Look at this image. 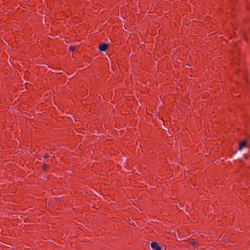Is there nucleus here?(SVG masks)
<instances>
[{"label": "nucleus", "mask_w": 250, "mask_h": 250, "mask_svg": "<svg viewBox=\"0 0 250 250\" xmlns=\"http://www.w3.org/2000/svg\"><path fill=\"white\" fill-rule=\"evenodd\" d=\"M108 44L107 43H104V42H101L100 43V44L99 45L98 47H108Z\"/></svg>", "instance_id": "3"}, {"label": "nucleus", "mask_w": 250, "mask_h": 250, "mask_svg": "<svg viewBox=\"0 0 250 250\" xmlns=\"http://www.w3.org/2000/svg\"><path fill=\"white\" fill-rule=\"evenodd\" d=\"M108 48H99V51L101 53L103 52H106Z\"/></svg>", "instance_id": "4"}, {"label": "nucleus", "mask_w": 250, "mask_h": 250, "mask_svg": "<svg viewBox=\"0 0 250 250\" xmlns=\"http://www.w3.org/2000/svg\"><path fill=\"white\" fill-rule=\"evenodd\" d=\"M191 244L194 245V246H195L196 244V241L195 240H192L191 241Z\"/></svg>", "instance_id": "5"}, {"label": "nucleus", "mask_w": 250, "mask_h": 250, "mask_svg": "<svg viewBox=\"0 0 250 250\" xmlns=\"http://www.w3.org/2000/svg\"><path fill=\"white\" fill-rule=\"evenodd\" d=\"M49 157L48 156H46V155H45V158H46V157Z\"/></svg>", "instance_id": "8"}, {"label": "nucleus", "mask_w": 250, "mask_h": 250, "mask_svg": "<svg viewBox=\"0 0 250 250\" xmlns=\"http://www.w3.org/2000/svg\"><path fill=\"white\" fill-rule=\"evenodd\" d=\"M245 158H246V159L248 158V156H246V155H245Z\"/></svg>", "instance_id": "7"}, {"label": "nucleus", "mask_w": 250, "mask_h": 250, "mask_svg": "<svg viewBox=\"0 0 250 250\" xmlns=\"http://www.w3.org/2000/svg\"><path fill=\"white\" fill-rule=\"evenodd\" d=\"M151 247L153 250H161V247L158 245V243L155 242L151 243Z\"/></svg>", "instance_id": "1"}, {"label": "nucleus", "mask_w": 250, "mask_h": 250, "mask_svg": "<svg viewBox=\"0 0 250 250\" xmlns=\"http://www.w3.org/2000/svg\"><path fill=\"white\" fill-rule=\"evenodd\" d=\"M71 51H74L76 50V48H69Z\"/></svg>", "instance_id": "6"}, {"label": "nucleus", "mask_w": 250, "mask_h": 250, "mask_svg": "<svg viewBox=\"0 0 250 250\" xmlns=\"http://www.w3.org/2000/svg\"><path fill=\"white\" fill-rule=\"evenodd\" d=\"M247 142L246 141L242 142L239 145V150L242 151V149L246 146Z\"/></svg>", "instance_id": "2"}, {"label": "nucleus", "mask_w": 250, "mask_h": 250, "mask_svg": "<svg viewBox=\"0 0 250 250\" xmlns=\"http://www.w3.org/2000/svg\"><path fill=\"white\" fill-rule=\"evenodd\" d=\"M70 47H75V46H71Z\"/></svg>", "instance_id": "9"}]
</instances>
